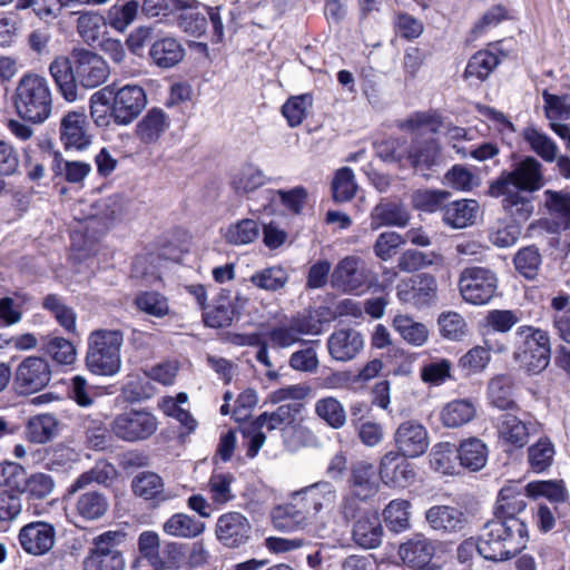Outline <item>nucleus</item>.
<instances>
[{"label": "nucleus", "mask_w": 570, "mask_h": 570, "mask_svg": "<svg viewBox=\"0 0 570 570\" xmlns=\"http://www.w3.org/2000/svg\"><path fill=\"white\" fill-rule=\"evenodd\" d=\"M523 494L515 484L503 487L498 495L494 518L482 528L476 544L487 560L504 561L520 553L528 544V528L518 514L525 509Z\"/></svg>", "instance_id": "f257e3e1"}, {"label": "nucleus", "mask_w": 570, "mask_h": 570, "mask_svg": "<svg viewBox=\"0 0 570 570\" xmlns=\"http://www.w3.org/2000/svg\"><path fill=\"white\" fill-rule=\"evenodd\" d=\"M12 101L20 119L32 125L43 124L53 110V92L49 80L32 71L24 73L17 82Z\"/></svg>", "instance_id": "f03ea898"}, {"label": "nucleus", "mask_w": 570, "mask_h": 570, "mask_svg": "<svg viewBox=\"0 0 570 570\" xmlns=\"http://www.w3.org/2000/svg\"><path fill=\"white\" fill-rule=\"evenodd\" d=\"M268 431L281 430L285 444L288 448H296V443L291 440V435L302 436L307 432L303 426L294 424V413L289 404L278 406L274 412H264L253 422L244 426L242 433L247 440V456L255 458L262 446L265 444L266 435L263 428Z\"/></svg>", "instance_id": "7ed1b4c3"}, {"label": "nucleus", "mask_w": 570, "mask_h": 570, "mask_svg": "<svg viewBox=\"0 0 570 570\" xmlns=\"http://www.w3.org/2000/svg\"><path fill=\"white\" fill-rule=\"evenodd\" d=\"M124 334L119 330H96L88 337L86 364L97 375H114L120 370Z\"/></svg>", "instance_id": "20e7f679"}, {"label": "nucleus", "mask_w": 570, "mask_h": 570, "mask_svg": "<svg viewBox=\"0 0 570 570\" xmlns=\"http://www.w3.org/2000/svg\"><path fill=\"white\" fill-rule=\"evenodd\" d=\"M544 185L541 163L528 156L515 163L510 171H503L490 186V193L519 191L533 193Z\"/></svg>", "instance_id": "39448f33"}, {"label": "nucleus", "mask_w": 570, "mask_h": 570, "mask_svg": "<svg viewBox=\"0 0 570 570\" xmlns=\"http://www.w3.org/2000/svg\"><path fill=\"white\" fill-rule=\"evenodd\" d=\"M520 340L514 357L529 372L539 373L550 362V340L544 331L531 326H522L517 331Z\"/></svg>", "instance_id": "423d86ee"}, {"label": "nucleus", "mask_w": 570, "mask_h": 570, "mask_svg": "<svg viewBox=\"0 0 570 570\" xmlns=\"http://www.w3.org/2000/svg\"><path fill=\"white\" fill-rule=\"evenodd\" d=\"M157 417L147 410L130 409L117 414L109 424L115 438L127 443L150 439L158 430Z\"/></svg>", "instance_id": "0eeeda50"}, {"label": "nucleus", "mask_w": 570, "mask_h": 570, "mask_svg": "<svg viewBox=\"0 0 570 570\" xmlns=\"http://www.w3.org/2000/svg\"><path fill=\"white\" fill-rule=\"evenodd\" d=\"M373 283V273L360 256L347 255L340 259L331 274V285L337 291L361 294Z\"/></svg>", "instance_id": "6e6552de"}, {"label": "nucleus", "mask_w": 570, "mask_h": 570, "mask_svg": "<svg viewBox=\"0 0 570 570\" xmlns=\"http://www.w3.org/2000/svg\"><path fill=\"white\" fill-rule=\"evenodd\" d=\"M125 540L122 531H106L94 539V548L83 560V570H122L125 560L119 546Z\"/></svg>", "instance_id": "1a4fd4ad"}, {"label": "nucleus", "mask_w": 570, "mask_h": 570, "mask_svg": "<svg viewBox=\"0 0 570 570\" xmlns=\"http://www.w3.org/2000/svg\"><path fill=\"white\" fill-rule=\"evenodd\" d=\"M459 289L465 302L484 305L493 298L498 289V277L489 268L468 267L461 273Z\"/></svg>", "instance_id": "9d476101"}, {"label": "nucleus", "mask_w": 570, "mask_h": 570, "mask_svg": "<svg viewBox=\"0 0 570 570\" xmlns=\"http://www.w3.org/2000/svg\"><path fill=\"white\" fill-rule=\"evenodd\" d=\"M94 135L83 108L67 111L60 119L59 139L66 150L83 151L92 144Z\"/></svg>", "instance_id": "9b49d317"}, {"label": "nucleus", "mask_w": 570, "mask_h": 570, "mask_svg": "<svg viewBox=\"0 0 570 570\" xmlns=\"http://www.w3.org/2000/svg\"><path fill=\"white\" fill-rule=\"evenodd\" d=\"M321 333V323L311 317H294L286 323L273 326L266 334L268 345L274 350L289 348L302 342L304 335Z\"/></svg>", "instance_id": "f8f14e48"}, {"label": "nucleus", "mask_w": 570, "mask_h": 570, "mask_svg": "<svg viewBox=\"0 0 570 570\" xmlns=\"http://www.w3.org/2000/svg\"><path fill=\"white\" fill-rule=\"evenodd\" d=\"M147 95L140 86L126 85L112 97L111 116L117 125H130L146 108Z\"/></svg>", "instance_id": "ddd939ff"}, {"label": "nucleus", "mask_w": 570, "mask_h": 570, "mask_svg": "<svg viewBox=\"0 0 570 570\" xmlns=\"http://www.w3.org/2000/svg\"><path fill=\"white\" fill-rule=\"evenodd\" d=\"M51 380L49 363L39 356L26 357L17 367L14 384L20 394H32L46 387Z\"/></svg>", "instance_id": "4468645a"}, {"label": "nucleus", "mask_w": 570, "mask_h": 570, "mask_svg": "<svg viewBox=\"0 0 570 570\" xmlns=\"http://www.w3.org/2000/svg\"><path fill=\"white\" fill-rule=\"evenodd\" d=\"M438 293V283L433 275L417 274L397 284L396 294L403 304L414 307L431 305Z\"/></svg>", "instance_id": "2eb2a0df"}, {"label": "nucleus", "mask_w": 570, "mask_h": 570, "mask_svg": "<svg viewBox=\"0 0 570 570\" xmlns=\"http://www.w3.org/2000/svg\"><path fill=\"white\" fill-rule=\"evenodd\" d=\"M293 499L302 501V507L314 519L331 511L337 499L336 488L328 481H318L293 492Z\"/></svg>", "instance_id": "dca6fc26"}, {"label": "nucleus", "mask_w": 570, "mask_h": 570, "mask_svg": "<svg viewBox=\"0 0 570 570\" xmlns=\"http://www.w3.org/2000/svg\"><path fill=\"white\" fill-rule=\"evenodd\" d=\"M124 213V199L120 195L101 198L88 206L83 220L87 229L94 234L106 233Z\"/></svg>", "instance_id": "f3484780"}, {"label": "nucleus", "mask_w": 570, "mask_h": 570, "mask_svg": "<svg viewBox=\"0 0 570 570\" xmlns=\"http://www.w3.org/2000/svg\"><path fill=\"white\" fill-rule=\"evenodd\" d=\"M424 519L429 528L442 535L461 534L468 528L469 518L461 509L448 504L430 507Z\"/></svg>", "instance_id": "a211bd4d"}, {"label": "nucleus", "mask_w": 570, "mask_h": 570, "mask_svg": "<svg viewBox=\"0 0 570 570\" xmlns=\"http://www.w3.org/2000/svg\"><path fill=\"white\" fill-rule=\"evenodd\" d=\"M18 541L27 554L41 557L53 548L56 529L45 521L30 522L19 530Z\"/></svg>", "instance_id": "6ab92c4d"}, {"label": "nucleus", "mask_w": 570, "mask_h": 570, "mask_svg": "<svg viewBox=\"0 0 570 570\" xmlns=\"http://www.w3.org/2000/svg\"><path fill=\"white\" fill-rule=\"evenodd\" d=\"M394 443L404 458H417L429 448V434L423 424L409 420L401 423L394 432Z\"/></svg>", "instance_id": "aec40b11"}, {"label": "nucleus", "mask_w": 570, "mask_h": 570, "mask_svg": "<svg viewBox=\"0 0 570 570\" xmlns=\"http://www.w3.org/2000/svg\"><path fill=\"white\" fill-rule=\"evenodd\" d=\"M76 76L85 88H96L104 83L109 76V68L101 56L79 49L73 51Z\"/></svg>", "instance_id": "412c9836"}, {"label": "nucleus", "mask_w": 570, "mask_h": 570, "mask_svg": "<svg viewBox=\"0 0 570 570\" xmlns=\"http://www.w3.org/2000/svg\"><path fill=\"white\" fill-rule=\"evenodd\" d=\"M178 373V363L168 361L156 364L144 372V375H130L126 384L132 393L134 399H148L151 395V389L148 386V380H153L163 385H170Z\"/></svg>", "instance_id": "4be33fe9"}, {"label": "nucleus", "mask_w": 570, "mask_h": 570, "mask_svg": "<svg viewBox=\"0 0 570 570\" xmlns=\"http://www.w3.org/2000/svg\"><path fill=\"white\" fill-rule=\"evenodd\" d=\"M363 334L353 327L335 330L327 338L326 347L332 360L340 363L353 361L364 348Z\"/></svg>", "instance_id": "5701e85b"}, {"label": "nucleus", "mask_w": 570, "mask_h": 570, "mask_svg": "<svg viewBox=\"0 0 570 570\" xmlns=\"http://www.w3.org/2000/svg\"><path fill=\"white\" fill-rule=\"evenodd\" d=\"M250 523L239 512H228L220 515L216 524L218 540L228 548L243 546L249 539Z\"/></svg>", "instance_id": "b1692460"}, {"label": "nucleus", "mask_w": 570, "mask_h": 570, "mask_svg": "<svg viewBox=\"0 0 570 570\" xmlns=\"http://www.w3.org/2000/svg\"><path fill=\"white\" fill-rule=\"evenodd\" d=\"M434 552V542L422 534L415 535L399 548L400 558L414 569L439 570L436 566L430 564Z\"/></svg>", "instance_id": "393cba45"}, {"label": "nucleus", "mask_w": 570, "mask_h": 570, "mask_svg": "<svg viewBox=\"0 0 570 570\" xmlns=\"http://www.w3.org/2000/svg\"><path fill=\"white\" fill-rule=\"evenodd\" d=\"M495 428L499 439L514 448H523L531 433L537 432V424L525 423L511 413H503L497 417Z\"/></svg>", "instance_id": "a878e982"}, {"label": "nucleus", "mask_w": 570, "mask_h": 570, "mask_svg": "<svg viewBox=\"0 0 570 570\" xmlns=\"http://www.w3.org/2000/svg\"><path fill=\"white\" fill-rule=\"evenodd\" d=\"M353 541L363 549H375L382 543L383 528L374 511L360 513L352 529Z\"/></svg>", "instance_id": "bb28decb"}, {"label": "nucleus", "mask_w": 570, "mask_h": 570, "mask_svg": "<svg viewBox=\"0 0 570 570\" xmlns=\"http://www.w3.org/2000/svg\"><path fill=\"white\" fill-rule=\"evenodd\" d=\"M272 520L275 528L285 531L299 530L307 527L313 520L302 501L293 499V492L289 494V501L273 509Z\"/></svg>", "instance_id": "cd10ccee"}, {"label": "nucleus", "mask_w": 570, "mask_h": 570, "mask_svg": "<svg viewBox=\"0 0 570 570\" xmlns=\"http://www.w3.org/2000/svg\"><path fill=\"white\" fill-rule=\"evenodd\" d=\"M49 73L61 97L68 102L78 99L76 68L67 57H57L49 65Z\"/></svg>", "instance_id": "c85d7f7f"}, {"label": "nucleus", "mask_w": 570, "mask_h": 570, "mask_svg": "<svg viewBox=\"0 0 570 570\" xmlns=\"http://www.w3.org/2000/svg\"><path fill=\"white\" fill-rule=\"evenodd\" d=\"M169 127V116L161 108H151L136 125L135 135L141 144L155 145Z\"/></svg>", "instance_id": "c756f323"}, {"label": "nucleus", "mask_w": 570, "mask_h": 570, "mask_svg": "<svg viewBox=\"0 0 570 570\" xmlns=\"http://www.w3.org/2000/svg\"><path fill=\"white\" fill-rule=\"evenodd\" d=\"M397 452L386 453L380 463V478L385 483L405 487L415 478L413 465Z\"/></svg>", "instance_id": "7c9ffc66"}, {"label": "nucleus", "mask_w": 570, "mask_h": 570, "mask_svg": "<svg viewBox=\"0 0 570 570\" xmlns=\"http://www.w3.org/2000/svg\"><path fill=\"white\" fill-rule=\"evenodd\" d=\"M108 510L109 500L102 492L86 491L76 498L72 512L81 521L92 522L102 519Z\"/></svg>", "instance_id": "2f4dec72"}, {"label": "nucleus", "mask_w": 570, "mask_h": 570, "mask_svg": "<svg viewBox=\"0 0 570 570\" xmlns=\"http://www.w3.org/2000/svg\"><path fill=\"white\" fill-rule=\"evenodd\" d=\"M380 487L375 466L361 461L352 466L351 488L355 497L366 500L374 497Z\"/></svg>", "instance_id": "473e14b6"}, {"label": "nucleus", "mask_w": 570, "mask_h": 570, "mask_svg": "<svg viewBox=\"0 0 570 570\" xmlns=\"http://www.w3.org/2000/svg\"><path fill=\"white\" fill-rule=\"evenodd\" d=\"M494 197H503L502 207L510 216L513 224H522L530 219L534 212L532 197L523 195L518 189L509 190V193H490Z\"/></svg>", "instance_id": "72a5a7b5"}, {"label": "nucleus", "mask_w": 570, "mask_h": 570, "mask_svg": "<svg viewBox=\"0 0 570 570\" xmlns=\"http://www.w3.org/2000/svg\"><path fill=\"white\" fill-rule=\"evenodd\" d=\"M443 222L453 228H464L473 225L478 218L479 204L473 199H461L443 207Z\"/></svg>", "instance_id": "f704fd0d"}, {"label": "nucleus", "mask_w": 570, "mask_h": 570, "mask_svg": "<svg viewBox=\"0 0 570 570\" xmlns=\"http://www.w3.org/2000/svg\"><path fill=\"white\" fill-rule=\"evenodd\" d=\"M476 415V405L471 399H456L444 404L440 420L446 428L456 429L470 423Z\"/></svg>", "instance_id": "c9c22d12"}, {"label": "nucleus", "mask_w": 570, "mask_h": 570, "mask_svg": "<svg viewBox=\"0 0 570 570\" xmlns=\"http://www.w3.org/2000/svg\"><path fill=\"white\" fill-rule=\"evenodd\" d=\"M181 45L171 37L155 41L149 50V57L157 67L168 69L176 66L184 58Z\"/></svg>", "instance_id": "e433bc0d"}, {"label": "nucleus", "mask_w": 570, "mask_h": 570, "mask_svg": "<svg viewBox=\"0 0 570 570\" xmlns=\"http://www.w3.org/2000/svg\"><path fill=\"white\" fill-rule=\"evenodd\" d=\"M488 399L497 409L512 410L517 406L514 401V382L508 374H499L488 384Z\"/></svg>", "instance_id": "4c0bfd02"}, {"label": "nucleus", "mask_w": 570, "mask_h": 570, "mask_svg": "<svg viewBox=\"0 0 570 570\" xmlns=\"http://www.w3.org/2000/svg\"><path fill=\"white\" fill-rule=\"evenodd\" d=\"M409 212L402 205L382 202L371 213V228L375 230L382 226L403 227L409 223Z\"/></svg>", "instance_id": "58836bf2"}, {"label": "nucleus", "mask_w": 570, "mask_h": 570, "mask_svg": "<svg viewBox=\"0 0 570 570\" xmlns=\"http://www.w3.org/2000/svg\"><path fill=\"white\" fill-rule=\"evenodd\" d=\"M456 449L461 466L470 471H480L485 466L489 451L482 440L478 438L466 439Z\"/></svg>", "instance_id": "ea45409f"}, {"label": "nucleus", "mask_w": 570, "mask_h": 570, "mask_svg": "<svg viewBox=\"0 0 570 570\" xmlns=\"http://www.w3.org/2000/svg\"><path fill=\"white\" fill-rule=\"evenodd\" d=\"M440 147L433 138L414 140L406 155L410 165L416 170H426L439 163Z\"/></svg>", "instance_id": "a19ab883"}, {"label": "nucleus", "mask_w": 570, "mask_h": 570, "mask_svg": "<svg viewBox=\"0 0 570 570\" xmlns=\"http://www.w3.org/2000/svg\"><path fill=\"white\" fill-rule=\"evenodd\" d=\"M205 523L186 513H175L163 524V531L175 538L191 539L202 534Z\"/></svg>", "instance_id": "79ce46f5"}, {"label": "nucleus", "mask_w": 570, "mask_h": 570, "mask_svg": "<svg viewBox=\"0 0 570 570\" xmlns=\"http://www.w3.org/2000/svg\"><path fill=\"white\" fill-rule=\"evenodd\" d=\"M393 328L407 344L412 346H423L429 338L428 327L420 322H416L412 316L397 314L393 320Z\"/></svg>", "instance_id": "37998d69"}, {"label": "nucleus", "mask_w": 570, "mask_h": 570, "mask_svg": "<svg viewBox=\"0 0 570 570\" xmlns=\"http://www.w3.org/2000/svg\"><path fill=\"white\" fill-rule=\"evenodd\" d=\"M59 431V422L52 414H40L29 419L26 435L33 443H46Z\"/></svg>", "instance_id": "c03bdc74"}, {"label": "nucleus", "mask_w": 570, "mask_h": 570, "mask_svg": "<svg viewBox=\"0 0 570 570\" xmlns=\"http://www.w3.org/2000/svg\"><path fill=\"white\" fill-rule=\"evenodd\" d=\"M131 488L137 497L145 500H167L163 479L154 472L137 474L132 480Z\"/></svg>", "instance_id": "a18cd8bd"}, {"label": "nucleus", "mask_w": 570, "mask_h": 570, "mask_svg": "<svg viewBox=\"0 0 570 570\" xmlns=\"http://www.w3.org/2000/svg\"><path fill=\"white\" fill-rule=\"evenodd\" d=\"M459 454L458 449L450 442L435 444L430 454V463L434 471L442 474H454L456 472Z\"/></svg>", "instance_id": "49530a36"}, {"label": "nucleus", "mask_w": 570, "mask_h": 570, "mask_svg": "<svg viewBox=\"0 0 570 570\" xmlns=\"http://www.w3.org/2000/svg\"><path fill=\"white\" fill-rule=\"evenodd\" d=\"M116 476L117 470L112 464L99 462L92 469L79 475L70 485L68 492L76 493L92 483L108 485Z\"/></svg>", "instance_id": "de8ad7c7"}, {"label": "nucleus", "mask_w": 570, "mask_h": 570, "mask_svg": "<svg viewBox=\"0 0 570 570\" xmlns=\"http://www.w3.org/2000/svg\"><path fill=\"white\" fill-rule=\"evenodd\" d=\"M315 413L328 426L341 429L345 425L347 416L342 403L333 397L326 396L315 402Z\"/></svg>", "instance_id": "09e8293b"}, {"label": "nucleus", "mask_w": 570, "mask_h": 570, "mask_svg": "<svg viewBox=\"0 0 570 570\" xmlns=\"http://www.w3.org/2000/svg\"><path fill=\"white\" fill-rule=\"evenodd\" d=\"M230 184L238 195L249 194L265 184V175L258 167L245 165L233 175Z\"/></svg>", "instance_id": "8fccbe9b"}, {"label": "nucleus", "mask_w": 570, "mask_h": 570, "mask_svg": "<svg viewBox=\"0 0 570 570\" xmlns=\"http://www.w3.org/2000/svg\"><path fill=\"white\" fill-rule=\"evenodd\" d=\"M554 445L548 438H541L528 449V462L535 473L547 471L553 462Z\"/></svg>", "instance_id": "3c124183"}, {"label": "nucleus", "mask_w": 570, "mask_h": 570, "mask_svg": "<svg viewBox=\"0 0 570 570\" xmlns=\"http://www.w3.org/2000/svg\"><path fill=\"white\" fill-rule=\"evenodd\" d=\"M134 304L138 311L157 318L165 317L170 313L167 297L155 291L138 293Z\"/></svg>", "instance_id": "603ef678"}, {"label": "nucleus", "mask_w": 570, "mask_h": 570, "mask_svg": "<svg viewBox=\"0 0 570 570\" xmlns=\"http://www.w3.org/2000/svg\"><path fill=\"white\" fill-rule=\"evenodd\" d=\"M522 136L530 145L531 150L543 160L552 163L557 159L558 146L544 132L534 127H527L524 128Z\"/></svg>", "instance_id": "864d4df0"}, {"label": "nucleus", "mask_w": 570, "mask_h": 570, "mask_svg": "<svg viewBox=\"0 0 570 570\" xmlns=\"http://www.w3.org/2000/svg\"><path fill=\"white\" fill-rule=\"evenodd\" d=\"M525 493L532 499L546 498L550 502L561 503L568 498L562 481H532L524 487Z\"/></svg>", "instance_id": "5fc2aeb1"}, {"label": "nucleus", "mask_w": 570, "mask_h": 570, "mask_svg": "<svg viewBox=\"0 0 570 570\" xmlns=\"http://www.w3.org/2000/svg\"><path fill=\"white\" fill-rule=\"evenodd\" d=\"M234 482L235 478L229 472L213 473L207 484L213 503L224 505L230 502L235 498L233 492Z\"/></svg>", "instance_id": "6e6d98bb"}, {"label": "nucleus", "mask_w": 570, "mask_h": 570, "mask_svg": "<svg viewBox=\"0 0 570 570\" xmlns=\"http://www.w3.org/2000/svg\"><path fill=\"white\" fill-rule=\"evenodd\" d=\"M443 258L434 252L423 253L414 249L405 250L399 258L397 266L403 272H415L430 266H441Z\"/></svg>", "instance_id": "4d7b16f0"}, {"label": "nucleus", "mask_w": 570, "mask_h": 570, "mask_svg": "<svg viewBox=\"0 0 570 570\" xmlns=\"http://www.w3.org/2000/svg\"><path fill=\"white\" fill-rule=\"evenodd\" d=\"M259 236V226L254 219H242L229 225L224 234L228 244L247 245L255 242Z\"/></svg>", "instance_id": "13d9d810"}, {"label": "nucleus", "mask_w": 570, "mask_h": 570, "mask_svg": "<svg viewBox=\"0 0 570 570\" xmlns=\"http://www.w3.org/2000/svg\"><path fill=\"white\" fill-rule=\"evenodd\" d=\"M42 307L49 311L67 332L73 333L76 331L77 315L71 307L63 303L60 296L56 294L47 295L42 301Z\"/></svg>", "instance_id": "bf43d9fd"}, {"label": "nucleus", "mask_w": 570, "mask_h": 570, "mask_svg": "<svg viewBox=\"0 0 570 570\" xmlns=\"http://www.w3.org/2000/svg\"><path fill=\"white\" fill-rule=\"evenodd\" d=\"M410 508L406 500H392L383 511L384 520L391 531L401 532L410 527Z\"/></svg>", "instance_id": "052dcab7"}, {"label": "nucleus", "mask_w": 570, "mask_h": 570, "mask_svg": "<svg viewBox=\"0 0 570 570\" xmlns=\"http://www.w3.org/2000/svg\"><path fill=\"white\" fill-rule=\"evenodd\" d=\"M514 266L517 271L525 278L533 279L542 264V257L535 246H527L518 250L514 256Z\"/></svg>", "instance_id": "680f3d73"}, {"label": "nucleus", "mask_w": 570, "mask_h": 570, "mask_svg": "<svg viewBox=\"0 0 570 570\" xmlns=\"http://www.w3.org/2000/svg\"><path fill=\"white\" fill-rule=\"evenodd\" d=\"M546 206L558 218V225L563 229L570 228V194L546 190Z\"/></svg>", "instance_id": "e2e57ef3"}, {"label": "nucleus", "mask_w": 570, "mask_h": 570, "mask_svg": "<svg viewBox=\"0 0 570 570\" xmlns=\"http://www.w3.org/2000/svg\"><path fill=\"white\" fill-rule=\"evenodd\" d=\"M139 3L136 0L127 1L124 4H114L107 14L108 22L111 28L124 32L137 17Z\"/></svg>", "instance_id": "0e129e2a"}, {"label": "nucleus", "mask_w": 570, "mask_h": 570, "mask_svg": "<svg viewBox=\"0 0 570 570\" xmlns=\"http://www.w3.org/2000/svg\"><path fill=\"white\" fill-rule=\"evenodd\" d=\"M546 117L552 122L570 119V95H553L548 90L542 92Z\"/></svg>", "instance_id": "69168bd1"}, {"label": "nucleus", "mask_w": 570, "mask_h": 570, "mask_svg": "<svg viewBox=\"0 0 570 570\" xmlns=\"http://www.w3.org/2000/svg\"><path fill=\"white\" fill-rule=\"evenodd\" d=\"M311 95H299L291 97L282 107V114L286 118L291 127H296L302 124L306 118L309 108L312 107Z\"/></svg>", "instance_id": "338daca9"}, {"label": "nucleus", "mask_w": 570, "mask_h": 570, "mask_svg": "<svg viewBox=\"0 0 570 570\" xmlns=\"http://www.w3.org/2000/svg\"><path fill=\"white\" fill-rule=\"evenodd\" d=\"M288 276L284 268L279 266L267 267L254 273L249 281L258 288L265 291H277L285 286Z\"/></svg>", "instance_id": "774afa93"}]
</instances>
